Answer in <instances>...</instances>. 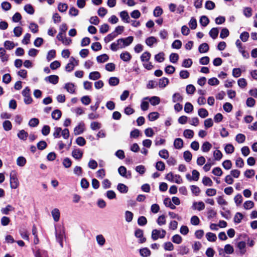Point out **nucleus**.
Masks as SVG:
<instances>
[{
  "label": "nucleus",
  "mask_w": 257,
  "mask_h": 257,
  "mask_svg": "<svg viewBox=\"0 0 257 257\" xmlns=\"http://www.w3.org/2000/svg\"><path fill=\"white\" fill-rule=\"evenodd\" d=\"M218 30L217 28H212L209 32L210 36L213 39H216L218 35Z\"/></svg>",
  "instance_id": "58836bf2"
},
{
  "label": "nucleus",
  "mask_w": 257,
  "mask_h": 257,
  "mask_svg": "<svg viewBox=\"0 0 257 257\" xmlns=\"http://www.w3.org/2000/svg\"><path fill=\"white\" fill-rule=\"evenodd\" d=\"M118 172L120 175L121 176L125 177L126 178H131V174L130 172H128V174H127L126 169L124 166H120L118 169Z\"/></svg>",
  "instance_id": "0eeeda50"
},
{
  "label": "nucleus",
  "mask_w": 257,
  "mask_h": 257,
  "mask_svg": "<svg viewBox=\"0 0 257 257\" xmlns=\"http://www.w3.org/2000/svg\"><path fill=\"white\" fill-rule=\"evenodd\" d=\"M56 57V51L55 50H51L48 53L47 56V59L48 61H50Z\"/></svg>",
  "instance_id": "6e6d98bb"
},
{
  "label": "nucleus",
  "mask_w": 257,
  "mask_h": 257,
  "mask_svg": "<svg viewBox=\"0 0 257 257\" xmlns=\"http://www.w3.org/2000/svg\"><path fill=\"white\" fill-rule=\"evenodd\" d=\"M133 213L129 211H126L125 212V219L126 221L130 222L132 221L133 218Z\"/></svg>",
  "instance_id": "0e129e2a"
},
{
  "label": "nucleus",
  "mask_w": 257,
  "mask_h": 257,
  "mask_svg": "<svg viewBox=\"0 0 257 257\" xmlns=\"http://www.w3.org/2000/svg\"><path fill=\"white\" fill-rule=\"evenodd\" d=\"M166 231L164 229L158 230L153 229L152 232V238L153 240H156L159 238H163L165 237Z\"/></svg>",
  "instance_id": "f03ea898"
},
{
  "label": "nucleus",
  "mask_w": 257,
  "mask_h": 257,
  "mask_svg": "<svg viewBox=\"0 0 257 257\" xmlns=\"http://www.w3.org/2000/svg\"><path fill=\"white\" fill-rule=\"evenodd\" d=\"M169 59L171 62L176 63L179 59V55L177 53H172L170 55Z\"/></svg>",
  "instance_id": "774afa93"
},
{
  "label": "nucleus",
  "mask_w": 257,
  "mask_h": 257,
  "mask_svg": "<svg viewBox=\"0 0 257 257\" xmlns=\"http://www.w3.org/2000/svg\"><path fill=\"white\" fill-rule=\"evenodd\" d=\"M109 59V57L106 54H103L97 57L96 60L98 63H103Z\"/></svg>",
  "instance_id": "c756f323"
},
{
  "label": "nucleus",
  "mask_w": 257,
  "mask_h": 257,
  "mask_svg": "<svg viewBox=\"0 0 257 257\" xmlns=\"http://www.w3.org/2000/svg\"><path fill=\"white\" fill-rule=\"evenodd\" d=\"M52 216L55 222H58L59 220L60 216V212L58 208H54L51 211Z\"/></svg>",
  "instance_id": "f3484780"
},
{
  "label": "nucleus",
  "mask_w": 257,
  "mask_h": 257,
  "mask_svg": "<svg viewBox=\"0 0 257 257\" xmlns=\"http://www.w3.org/2000/svg\"><path fill=\"white\" fill-rule=\"evenodd\" d=\"M164 204L166 207H170L172 209H175L176 206L173 204L170 198H166L164 200Z\"/></svg>",
  "instance_id": "4c0bfd02"
},
{
  "label": "nucleus",
  "mask_w": 257,
  "mask_h": 257,
  "mask_svg": "<svg viewBox=\"0 0 257 257\" xmlns=\"http://www.w3.org/2000/svg\"><path fill=\"white\" fill-rule=\"evenodd\" d=\"M212 148V145L208 142H204L201 146V150L203 152H208Z\"/></svg>",
  "instance_id": "cd10ccee"
},
{
  "label": "nucleus",
  "mask_w": 257,
  "mask_h": 257,
  "mask_svg": "<svg viewBox=\"0 0 257 257\" xmlns=\"http://www.w3.org/2000/svg\"><path fill=\"white\" fill-rule=\"evenodd\" d=\"M215 7V3L211 1H207L205 4V8L209 10H212L214 9Z\"/></svg>",
  "instance_id": "5fc2aeb1"
},
{
  "label": "nucleus",
  "mask_w": 257,
  "mask_h": 257,
  "mask_svg": "<svg viewBox=\"0 0 257 257\" xmlns=\"http://www.w3.org/2000/svg\"><path fill=\"white\" fill-rule=\"evenodd\" d=\"M96 241L99 245L102 246L105 242V239L101 234L98 235L96 237Z\"/></svg>",
  "instance_id": "864d4df0"
},
{
  "label": "nucleus",
  "mask_w": 257,
  "mask_h": 257,
  "mask_svg": "<svg viewBox=\"0 0 257 257\" xmlns=\"http://www.w3.org/2000/svg\"><path fill=\"white\" fill-rule=\"evenodd\" d=\"M157 222L160 226L165 224L166 223L165 216L164 215L160 216L157 219Z\"/></svg>",
  "instance_id": "338daca9"
},
{
  "label": "nucleus",
  "mask_w": 257,
  "mask_h": 257,
  "mask_svg": "<svg viewBox=\"0 0 257 257\" xmlns=\"http://www.w3.org/2000/svg\"><path fill=\"white\" fill-rule=\"evenodd\" d=\"M143 230L141 229H137L135 232V236L140 238L139 242L141 243H144L146 241V238L143 237Z\"/></svg>",
  "instance_id": "6e6552de"
},
{
  "label": "nucleus",
  "mask_w": 257,
  "mask_h": 257,
  "mask_svg": "<svg viewBox=\"0 0 257 257\" xmlns=\"http://www.w3.org/2000/svg\"><path fill=\"white\" fill-rule=\"evenodd\" d=\"M172 240L174 243L180 244L182 241V237L179 234H175L173 236Z\"/></svg>",
  "instance_id": "680f3d73"
},
{
  "label": "nucleus",
  "mask_w": 257,
  "mask_h": 257,
  "mask_svg": "<svg viewBox=\"0 0 257 257\" xmlns=\"http://www.w3.org/2000/svg\"><path fill=\"white\" fill-rule=\"evenodd\" d=\"M28 136V134L25 130H21L18 134V138L22 140L25 141L27 140Z\"/></svg>",
  "instance_id": "2f4dec72"
},
{
  "label": "nucleus",
  "mask_w": 257,
  "mask_h": 257,
  "mask_svg": "<svg viewBox=\"0 0 257 257\" xmlns=\"http://www.w3.org/2000/svg\"><path fill=\"white\" fill-rule=\"evenodd\" d=\"M163 14V10L162 9L159 7H156L154 10L153 15L155 17H158L160 16Z\"/></svg>",
  "instance_id": "4d7b16f0"
},
{
  "label": "nucleus",
  "mask_w": 257,
  "mask_h": 257,
  "mask_svg": "<svg viewBox=\"0 0 257 257\" xmlns=\"http://www.w3.org/2000/svg\"><path fill=\"white\" fill-rule=\"evenodd\" d=\"M190 188L193 194H194L195 196L199 195L200 192V189L198 186L196 185H191L190 186Z\"/></svg>",
  "instance_id": "69168bd1"
},
{
  "label": "nucleus",
  "mask_w": 257,
  "mask_h": 257,
  "mask_svg": "<svg viewBox=\"0 0 257 257\" xmlns=\"http://www.w3.org/2000/svg\"><path fill=\"white\" fill-rule=\"evenodd\" d=\"M25 11L30 15H33L34 13V9L30 4H27L24 7Z\"/></svg>",
  "instance_id": "bf43d9fd"
},
{
  "label": "nucleus",
  "mask_w": 257,
  "mask_h": 257,
  "mask_svg": "<svg viewBox=\"0 0 257 257\" xmlns=\"http://www.w3.org/2000/svg\"><path fill=\"white\" fill-rule=\"evenodd\" d=\"M20 233L22 237L26 240H29V234L28 231L25 229L20 230Z\"/></svg>",
  "instance_id": "052dcab7"
},
{
  "label": "nucleus",
  "mask_w": 257,
  "mask_h": 257,
  "mask_svg": "<svg viewBox=\"0 0 257 257\" xmlns=\"http://www.w3.org/2000/svg\"><path fill=\"white\" fill-rule=\"evenodd\" d=\"M206 237L207 239L209 241L213 242V241H215L217 239V237H216L215 234L212 233V232L207 233L206 234Z\"/></svg>",
  "instance_id": "a19ab883"
},
{
  "label": "nucleus",
  "mask_w": 257,
  "mask_h": 257,
  "mask_svg": "<svg viewBox=\"0 0 257 257\" xmlns=\"http://www.w3.org/2000/svg\"><path fill=\"white\" fill-rule=\"evenodd\" d=\"M183 98L180 93L177 92L174 93L172 96V101L173 102H182Z\"/></svg>",
  "instance_id": "a878e982"
},
{
  "label": "nucleus",
  "mask_w": 257,
  "mask_h": 257,
  "mask_svg": "<svg viewBox=\"0 0 257 257\" xmlns=\"http://www.w3.org/2000/svg\"><path fill=\"white\" fill-rule=\"evenodd\" d=\"M122 44L123 46V48H125L130 46L134 41V37L133 36H128L125 38H120Z\"/></svg>",
  "instance_id": "9d476101"
},
{
  "label": "nucleus",
  "mask_w": 257,
  "mask_h": 257,
  "mask_svg": "<svg viewBox=\"0 0 257 257\" xmlns=\"http://www.w3.org/2000/svg\"><path fill=\"white\" fill-rule=\"evenodd\" d=\"M22 95L24 97V102L26 104H29L32 102L33 99L30 95V89L26 87L22 91Z\"/></svg>",
  "instance_id": "7ed1b4c3"
},
{
  "label": "nucleus",
  "mask_w": 257,
  "mask_h": 257,
  "mask_svg": "<svg viewBox=\"0 0 257 257\" xmlns=\"http://www.w3.org/2000/svg\"><path fill=\"white\" fill-rule=\"evenodd\" d=\"M119 82V79L116 77H111L108 80V83L110 86H116L118 84Z\"/></svg>",
  "instance_id": "c9c22d12"
},
{
  "label": "nucleus",
  "mask_w": 257,
  "mask_h": 257,
  "mask_svg": "<svg viewBox=\"0 0 257 257\" xmlns=\"http://www.w3.org/2000/svg\"><path fill=\"white\" fill-rule=\"evenodd\" d=\"M123 46L120 39H118L116 42L112 43L110 45V49L114 52L117 51L118 49H123Z\"/></svg>",
  "instance_id": "39448f33"
},
{
  "label": "nucleus",
  "mask_w": 257,
  "mask_h": 257,
  "mask_svg": "<svg viewBox=\"0 0 257 257\" xmlns=\"http://www.w3.org/2000/svg\"><path fill=\"white\" fill-rule=\"evenodd\" d=\"M120 58L124 62H128L132 59V55L129 52L125 51L120 54Z\"/></svg>",
  "instance_id": "f8f14e48"
},
{
  "label": "nucleus",
  "mask_w": 257,
  "mask_h": 257,
  "mask_svg": "<svg viewBox=\"0 0 257 257\" xmlns=\"http://www.w3.org/2000/svg\"><path fill=\"white\" fill-rule=\"evenodd\" d=\"M235 45L238 48L239 51L242 54L243 57L247 58L248 57V54H245L246 52L244 48L242 47V43L239 40H237L235 42Z\"/></svg>",
  "instance_id": "9b49d317"
},
{
  "label": "nucleus",
  "mask_w": 257,
  "mask_h": 257,
  "mask_svg": "<svg viewBox=\"0 0 257 257\" xmlns=\"http://www.w3.org/2000/svg\"><path fill=\"white\" fill-rule=\"evenodd\" d=\"M140 253L143 257H148L151 255V251L147 247L143 248L140 249Z\"/></svg>",
  "instance_id": "c85d7f7f"
},
{
  "label": "nucleus",
  "mask_w": 257,
  "mask_h": 257,
  "mask_svg": "<svg viewBox=\"0 0 257 257\" xmlns=\"http://www.w3.org/2000/svg\"><path fill=\"white\" fill-rule=\"evenodd\" d=\"M157 43V39L153 36L149 37L146 40V44L152 47L154 43Z\"/></svg>",
  "instance_id": "393cba45"
},
{
  "label": "nucleus",
  "mask_w": 257,
  "mask_h": 257,
  "mask_svg": "<svg viewBox=\"0 0 257 257\" xmlns=\"http://www.w3.org/2000/svg\"><path fill=\"white\" fill-rule=\"evenodd\" d=\"M78 60H76L74 57H71L68 63L65 67V70L67 72H71L75 66L78 65Z\"/></svg>",
  "instance_id": "20e7f679"
},
{
  "label": "nucleus",
  "mask_w": 257,
  "mask_h": 257,
  "mask_svg": "<svg viewBox=\"0 0 257 257\" xmlns=\"http://www.w3.org/2000/svg\"><path fill=\"white\" fill-rule=\"evenodd\" d=\"M117 36L115 35V33H111L108 34L106 37H105L104 39V41L106 43L109 42L110 41L113 40Z\"/></svg>",
  "instance_id": "8fccbe9b"
},
{
  "label": "nucleus",
  "mask_w": 257,
  "mask_h": 257,
  "mask_svg": "<svg viewBox=\"0 0 257 257\" xmlns=\"http://www.w3.org/2000/svg\"><path fill=\"white\" fill-rule=\"evenodd\" d=\"M159 113L158 112H152L149 114L148 118L150 121H154L159 118Z\"/></svg>",
  "instance_id": "49530a36"
},
{
  "label": "nucleus",
  "mask_w": 257,
  "mask_h": 257,
  "mask_svg": "<svg viewBox=\"0 0 257 257\" xmlns=\"http://www.w3.org/2000/svg\"><path fill=\"white\" fill-rule=\"evenodd\" d=\"M4 46L7 50H12L15 47V45L12 41H6L4 43Z\"/></svg>",
  "instance_id": "c03bdc74"
},
{
  "label": "nucleus",
  "mask_w": 257,
  "mask_h": 257,
  "mask_svg": "<svg viewBox=\"0 0 257 257\" xmlns=\"http://www.w3.org/2000/svg\"><path fill=\"white\" fill-rule=\"evenodd\" d=\"M156 168L158 171H163L165 169V165L162 161H158L156 163Z\"/></svg>",
  "instance_id": "603ef678"
},
{
  "label": "nucleus",
  "mask_w": 257,
  "mask_h": 257,
  "mask_svg": "<svg viewBox=\"0 0 257 257\" xmlns=\"http://www.w3.org/2000/svg\"><path fill=\"white\" fill-rule=\"evenodd\" d=\"M224 150L227 154H232L234 151V148L232 144H227L224 147Z\"/></svg>",
  "instance_id": "a18cd8bd"
},
{
  "label": "nucleus",
  "mask_w": 257,
  "mask_h": 257,
  "mask_svg": "<svg viewBox=\"0 0 257 257\" xmlns=\"http://www.w3.org/2000/svg\"><path fill=\"white\" fill-rule=\"evenodd\" d=\"M145 99H149L151 104L155 106L156 105H158L160 102V99L158 96H152L151 98H149V97H146L144 98Z\"/></svg>",
  "instance_id": "4468645a"
},
{
  "label": "nucleus",
  "mask_w": 257,
  "mask_h": 257,
  "mask_svg": "<svg viewBox=\"0 0 257 257\" xmlns=\"http://www.w3.org/2000/svg\"><path fill=\"white\" fill-rule=\"evenodd\" d=\"M101 77L100 73L98 71H94L89 73V78L91 80H96Z\"/></svg>",
  "instance_id": "b1692460"
},
{
  "label": "nucleus",
  "mask_w": 257,
  "mask_h": 257,
  "mask_svg": "<svg viewBox=\"0 0 257 257\" xmlns=\"http://www.w3.org/2000/svg\"><path fill=\"white\" fill-rule=\"evenodd\" d=\"M243 15L247 18H249L252 15V9L250 7H245L243 11Z\"/></svg>",
  "instance_id": "e2e57ef3"
},
{
  "label": "nucleus",
  "mask_w": 257,
  "mask_h": 257,
  "mask_svg": "<svg viewBox=\"0 0 257 257\" xmlns=\"http://www.w3.org/2000/svg\"><path fill=\"white\" fill-rule=\"evenodd\" d=\"M9 56L6 54V51L3 48H0V58L3 62H7Z\"/></svg>",
  "instance_id": "ddd939ff"
},
{
  "label": "nucleus",
  "mask_w": 257,
  "mask_h": 257,
  "mask_svg": "<svg viewBox=\"0 0 257 257\" xmlns=\"http://www.w3.org/2000/svg\"><path fill=\"white\" fill-rule=\"evenodd\" d=\"M64 88L70 93H74L75 92V85L72 83H67L65 84Z\"/></svg>",
  "instance_id": "aec40b11"
},
{
  "label": "nucleus",
  "mask_w": 257,
  "mask_h": 257,
  "mask_svg": "<svg viewBox=\"0 0 257 257\" xmlns=\"http://www.w3.org/2000/svg\"><path fill=\"white\" fill-rule=\"evenodd\" d=\"M237 247L239 249L241 254H244L246 252V243L244 241H239L237 244Z\"/></svg>",
  "instance_id": "a211bd4d"
},
{
  "label": "nucleus",
  "mask_w": 257,
  "mask_h": 257,
  "mask_svg": "<svg viewBox=\"0 0 257 257\" xmlns=\"http://www.w3.org/2000/svg\"><path fill=\"white\" fill-rule=\"evenodd\" d=\"M120 17L121 20L125 23L130 22V16L127 11H123L120 13Z\"/></svg>",
  "instance_id": "6ab92c4d"
},
{
  "label": "nucleus",
  "mask_w": 257,
  "mask_h": 257,
  "mask_svg": "<svg viewBox=\"0 0 257 257\" xmlns=\"http://www.w3.org/2000/svg\"><path fill=\"white\" fill-rule=\"evenodd\" d=\"M4 129L6 131H9L12 128V124L10 121L5 120L3 123Z\"/></svg>",
  "instance_id": "e433bc0d"
},
{
  "label": "nucleus",
  "mask_w": 257,
  "mask_h": 257,
  "mask_svg": "<svg viewBox=\"0 0 257 257\" xmlns=\"http://www.w3.org/2000/svg\"><path fill=\"white\" fill-rule=\"evenodd\" d=\"M151 54L148 52H145L141 56V60L142 62H148L151 58Z\"/></svg>",
  "instance_id": "ea45409f"
},
{
  "label": "nucleus",
  "mask_w": 257,
  "mask_h": 257,
  "mask_svg": "<svg viewBox=\"0 0 257 257\" xmlns=\"http://www.w3.org/2000/svg\"><path fill=\"white\" fill-rule=\"evenodd\" d=\"M169 79L166 77H163L159 79L158 85L160 88H165L169 83Z\"/></svg>",
  "instance_id": "4be33fe9"
},
{
  "label": "nucleus",
  "mask_w": 257,
  "mask_h": 257,
  "mask_svg": "<svg viewBox=\"0 0 257 257\" xmlns=\"http://www.w3.org/2000/svg\"><path fill=\"white\" fill-rule=\"evenodd\" d=\"M72 156L77 160L80 159L83 156V152L79 149H74L72 152Z\"/></svg>",
  "instance_id": "dca6fc26"
},
{
  "label": "nucleus",
  "mask_w": 257,
  "mask_h": 257,
  "mask_svg": "<svg viewBox=\"0 0 257 257\" xmlns=\"http://www.w3.org/2000/svg\"><path fill=\"white\" fill-rule=\"evenodd\" d=\"M245 140V136L242 134H238L235 137V141L239 144L243 143Z\"/></svg>",
  "instance_id": "f704fd0d"
},
{
  "label": "nucleus",
  "mask_w": 257,
  "mask_h": 257,
  "mask_svg": "<svg viewBox=\"0 0 257 257\" xmlns=\"http://www.w3.org/2000/svg\"><path fill=\"white\" fill-rule=\"evenodd\" d=\"M209 50V46L206 43L201 44L198 48V51L200 53H206Z\"/></svg>",
  "instance_id": "5701e85b"
},
{
  "label": "nucleus",
  "mask_w": 257,
  "mask_h": 257,
  "mask_svg": "<svg viewBox=\"0 0 257 257\" xmlns=\"http://www.w3.org/2000/svg\"><path fill=\"white\" fill-rule=\"evenodd\" d=\"M183 141L181 138H177L174 140V146L176 149H180L183 147Z\"/></svg>",
  "instance_id": "412c9836"
},
{
  "label": "nucleus",
  "mask_w": 257,
  "mask_h": 257,
  "mask_svg": "<svg viewBox=\"0 0 257 257\" xmlns=\"http://www.w3.org/2000/svg\"><path fill=\"white\" fill-rule=\"evenodd\" d=\"M61 115V111L59 109H55L52 112V117L55 120L59 119Z\"/></svg>",
  "instance_id": "473e14b6"
},
{
  "label": "nucleus",
  "mask_w": 257,
  "mask_h": 257,
  "mask_svg": "<svg viewBox=\"0 0 257 257\" xmlns=\"http://www.w3.org/2000/svg\"><path fill=\"white\" fill-rule=\"evenodd\" d=\"M117 189L121 193H126L128 191V187L122 183H119L117 185Z\"/></svg>",
  "instance_id": "bb28decb"
},
{
  "label": "nucleus",
  "mask_w": 257,
  "mask_h": 257,
  "mask_svg": "<svg viewBox=\"0 0 257 257\" xmlns=\"http://www.w3.org/2000/svg\"><path fill=\"white\" fill-rule=\"evenodd\" d=\"M15 208L11 205H8L5 208L1 209V212L3 214L8 215L9 214V211L14 210Z\"/></svg>",
  "instance_id": "79ce46f5"
},
{
  "label": "nucleus",
  "mask_w": 257,
  "mask_h": 257,
  "mask_svg": "<svg viewBox=\"0 0 257 257\" xmlns=\"http://www.w3.org/2000/svg\"><path fill=\"white\" fill-rule=\"evenodd\" d=\"M63 232L60 231L59 233L57 232V229H56V238L57 241L60 243L61 247L63 246Z\"/></svg>",
  "instance_id": "7c9ffc66"
},
{
  "label": "nucleus",
  "mask_w": 257,
  "mask_h": 257,
  "mask_svg": "<svg viewBox=\"0 0 257 257\" xmlns=\"http://www.w3.org/2000/svg\"><path fill=\"white\" fill-rule=\"evenodd\" d=\"M85 129V124L81 122L76 126L74 129V134L75 136L79 135L83 133Z\"/></svg>",
  "instance_id": "423d86ee"
},
{
  "label": "nucleus",
  "mask_w": 257,
  "mask_h": 257,
  "mask_svg": "<svg viewBox=\"0 0 257 257\" xmlns=\"http://www.w3.org/2000/svg\"><path fill=\"white\" fill-rule=\"evenodd\" d=\"M183 157L186 162H189L192 160V155L190 151H186L184 152Z\"/></svg>",
  "instance_id": "3c124183"
},
{
  "label": "nucleus",
  "mask_w": 257,
  "mask_h": 257,
  "mask_svg": "<svg viewBox=\"0 0 257 257\" xmlns=\"http://www.w3.org/2000/svg\"><path fill=\"white\" fill-rule=\"evenodd\" d=\"M192 208L193 209H197L198 211H201L205 208V205L202 201H199L198 202H195L193 204Z\"/></svg>",
  "instance_id": "2eb2a0df"
},
{
  "label": "nucleus",
  "mask_w": 257,
  "mask_h": 257,
  "mask_svg": "<svg viewBox=\"0 0 257 257\" xmlns=\"http://www.w3.org/2000/svg\"><path fill=\"white\" fill-rule=\"evenodd\" d=\"M184 136L188 139H191L193 137L194 132L191 130H185L183 133Z\"/></svg>",
  "instance_id": "13d9d810"
},
{
  "label": "nucleus",
  "mask_w": 257,
  "mask_h": 257,
  "mask_svg": "<svg viewBox=\"0 0 257 257\" xmlns=\"http://www.w3.org/2000/svg\"><path fill=\"white\" fill-rule=\"evenodd\" d=\"M19 185L17 172L13 170L10 173V186L12 189H16Z\"/></svg>",
  "instance_id": "f257e3e1"
},
{
  "label": "nucleus",
  "mask_w": 257,
  "mask_h": 257,
  "mask_svg": "<svg viewBox=\"0 0 257 257\" xmlns=\"http://www.w3.org/2000/svg\"><path fill=\"white\" fill-rule=\"evenodd\" d=\"M159 155L163 159H167L169 158V155L168 151L166 149H163L159 151Z\"/></svg>",
  "instance_id": "09e8293b"
},
{
  "label": "nucleus",
  "mask_w": 257,
  "mask_h": 257,
  "mask_svg": "<svg viewBox=\"0 0 257 257\" xmlns=\"http://www.w3.org/2000/svg\"><path fill=\"white\" fill-rule=\"evenodd\" d=\"M209 20L208 18L205 16H201L200 19V23L203 27H206L209 23Z\"/></svg>",
  "instance_id": "37998d69"
},
{
  "label": "nucleus",
  "mask_w": 257,
  "mask_h": 257,
  "mask_svg": "<svg viewBox=\"0 0 257 257\" xmlns=\"http://www.w3.org/2000/svg\"><path fill=\"white\" fill-rule=\"evenodd\" d=\"M26 162V159L23 156L19 157L17 159V164L20 167L24 166Z\"/></svg>",
  "instance_id": "72a5a7b5"
},
{
  "label": "nucleus",
  "mask_w": 257,
  "mask_h": 257,
  "mask_svg": "<svg viewBox=\"0 0 257 257\" xmlns=\"http://www.w3.org/2000/svg\"><path fill=\"white\" fill-rule=\"evenodd\" d=\"M45 80L53 84H56L58 82L59 77L57 75H52L45 77Z\"/></svg>",
  "instance_id": "1a4fd4ad"
},
{
  "label": "nucleus",
  "mask_w": 257,
  "mask_h": 257,
  "mask_svg": "<svg viewBox=\"0 0 257 257\" xmlns=\"http://www.w3.org/2000/svg\"><path fill=\"white\" fill-rule=\"evenodd\" d=\"M198 112L199 116L202 118H205L208 115V112L205 108H200Z\"/></svg>",
  "instance_id": "de8ad7c7"
}]
</instances>
